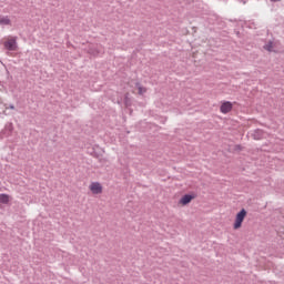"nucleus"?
I'll use <instances>...</instances> for the list:
<instances>
[{"label":"nucleus","instance_id":"1","mask_svg":"<svg viewBox=\"0 0 284 284\" xmlns=\"http://www.w3.org/2000/svg\"><path fill=\"white\" fill-rule=\"evenodd\" d=\"M247 211L245 209L237 212L233 222V230H241V227H243V221H245Z\"/></svg>","mask_w":284,"mask_h":284},{"label":"nucleus","instance_id":"2","mask_svg":"<svg viewBox=\"0 0 284 284\" xmlns=\"http://www.w3.org/2000/svg\"><path fill=\"white\" fill-rule=\"evenodd\" d=\"M3 47L6 48V50H9L10 52H14L19 50V45H17V37L6 38V41L3 42Z\"/></svg>","mask_w":284,"mask_h":284},{"label":"nucleus","instance_id":"3","mask_svg":"<svg viewBox=\"0 0 284 284\" xmlns=\"http://www.w3.org/2000/svg\"><path fill=\"white\" fill-rule=\"evenodd\" d=\"M194 199H196L195 193L185 194L179 200L178 205L180 207H185V205H190Z\"/></svg>","mask_w":284,"mask_h":284},{"label":"nucleus","instance_id":"4","mask_svg":"<svg viewBox=\"0 0 284 284\" xmlns=\"http://www.w3.org/2000/svg\"><path fill=\"white\" fill-rule=\"evenodd\" d=\"M89 190L93 195L103 194V184H101V182H91L89 184Z\"/></svg>","mask_w":284,"mask_h":284},{"label":"nucleus","instance_id":"5","mask_svg":"<svg viewBox=\"0 0 284 284\" xmlns=\"http://www.w3.org/2000/svg\"><path fill=\"white\" fill-rule=\"evenodd\" d=\"M232 108H234V104H232V102H223L220 106V112H222V114H229V112H232Z\"/></svg>","mask_w":284,"mask_h":284},{"label":"nucleus","instance_id":"6","mask_svg":"<svg viewBox=\"0 0 284 284\" xmlns=\"http://www.w3.org/2000/svg\"><path fill=\"white\" fill-rule=\"evenodd\" d=\"M264 50H267V52H276V43L268 41L265 45H264Z\"/></svg>","mask_w":284,"mask_h":284},{"label":"nucleus","instance_id":"7","mask_svg":"<svg viewBox=\"0 0 284 284\" xmlns=\"http://www.w3.org/2000/svg\"><path fill=\"white\" fill-rule=\"evenodd\" d=\"M0 26H12V20H10V17L8 16L1 17Z\"/></svg>","mask_w":284,"mask_h":284},{"label":"nucleus","instance_id":"8","mask_svg":"<svg viewBox=\"0 0 284 284\" xmlns=\"http://www.w3.org/2000/svg\"><path fill=\"white\" fill-rule=\"evenodd\" d=\"M0 203L8 205L10 203V195L4 193L0 194Z\"/></svg>","mask_w":284,"mask_h":284},{"label":"nucleus","instance_id":"9","mask_svg":"<svg viewBox=\"0 0 284 284\" xmlns=\"http://www.w3.org/2000/svg\"><path fill=\"white\" fill-rule=\"evenodd\" d=\"M263 130H256L253 133V139H255V141H261V139L263 138Z\"/></svg>","mask_w":284,"mask_h":284},{"label":"nucleus","instance_id":"10","mask_svg":"<svg viewBox=\"0 0 284 284\" xmlns=\"http://www.w3.org/2000/svg\"><path fill=\"white\" fill-rule=\"evenodd\" d=\"M136 87H138V94H145V92H148V89H145L141 84L136 83Z\"/></svg>","mask_w":284,"mask_h":284},{"label":"nucleus","instance_id":"11","mask_svg":"<svg viewBox=\"0 0 284 284\" xmlns=\"http://www.w3.org/2000/svg\"><path fill=\"white\" fill-rule=\"evenodd\" d=\"M9 109H10V110H14V105L11 104V105L9 106Z\"/></svg>","mask_w":284,"mask_h":284},{"label":"nucleus","instance_id":"12","mask_svg":"<svg viewBox=\"0 0 284 284\" xmlns=\"http://www.w3.org/2000/svg\"><path fill=\"white\" fill-rule=\"evenodd\" d=\"M271 1H281V0H271Z\"/></svg>","mask_w":284,"mask_h":284}]
</instances>
